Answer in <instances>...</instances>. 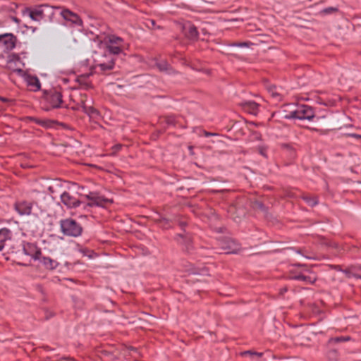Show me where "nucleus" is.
I'll list each match as a JSON object with an SVG mask.
<instances>
[{
    "mask_svg": "<svg viewBox=\"0 0 361 361\" xmlns=\"http://www.w3.org/2000/svg\"><path fill=\"white\" fill-rule=\"evenodd\" d=\"M348 135L350 137H355V138H357V139H361V135L355 134V133L349 134Z\"/></svg>",
    "mask_w": 361,
    "mask_h": 361,
    "instance_id": "26",
    "label": "nucleus"
},
{
    "mask_svg": "<svg viewBox=\"0 0 361 361\" xmlns=\"http://www.w3.org/2000/svg\"><path fill=\"white\" fill-rule=\"evenodd\" d=\"M295 280H300L304 281L305 283H313L317 280V276L314 274H310L309 275L298 274L293 276Z\"/></svg>",
    "mask_w": 361,
    "mask_h": 361,
    "instance_id": "17",
    "label": "nucleus"
},
{
    "mask_svg": "<svg viewBox=\"0 0 361 361\" xmlns=\"http://www.w3.org/2000/svg\"><path fill=\"white\" fill-rule=\"evenodd\" d=\"M25 82H26L27 87L30 89V90L36 92L40 89V82L39 79L35 76H32L23 73L22 75Z\"/></svg>",
    "mask_w": 361,
    "mask_h": 361,
    "instance_id": "12",
    "label": "nucleus"
},
{
    "mask_svg": "<svg viewBox=\"0 0 361 361\" xmlns=\"http://www.w3.org/2000/svg\"><path fill=\"white\" fill-rule=\"evenodd\" d=\"M243 354H250L252 355H257L258 357H261L262 355V353H255V352H251V351H245L243 353Z\"/></svg>",
    "mask_w": 361,
    "mask_h": 361,
    "instance_id": "25",
    "label": "nucleus"
},
{
    "mask_svg": "<svg viewBox=\"0 0 361 361\" xmlns=\"http://www.w3.org/2000/svg\"><path fill=\"white\" fill-rule=\"evenodd\" d=\"M268 92L276 101H281L282 99L283 96L276 87L269 86Z\"/></svg>",
    "mask_w": 361,
    "mask_h": 361,
    "instance_id": "21",
    "label": "nucleus"
},
{
    "mask_svg": "<svg viewBox=\"0 0 361 361\" xmlns=\"http://www.w3.org/2000/svg\"><path fill=\"white\" fill-rule=\"evenodd\" d=\"M257 204H258V205H259V207H262V204L258 203Z\"/></svg>",
    "mask_w": 361,
    "mask_h": 361,
    "instance_id": "34",
    "label": "nucleus"
},
{
    "mask_svg": "<svg viewBox=\"0 0 361 361\" xmlns=\"http://www.w3.org/2000/svg\"><path fill=\"white\" fill-rule=\"evenodd\" d=\"M233 46L242 47L246 46V44L245 43H240V44H233Z\"/></svg>",
    "mask_w": 361,
    "mask_h": 361,
    "instance_id": "29",
    "label": "nucleus"
},
{
    "mask_svg": "<svg viewBox=\"0 0 361 361\" xmlns=\"http://www.w3.org/2000/svg\"><path fill=\"white\" fill-rule=\"evenodd\" d=\"M54 8L47 4L37 6L33 9L26 7L22 11V14L29 16L34 21L39 22L46 18L47 14L53 15Z\"/></svg>",
    "mask_w": 361,
    "mask_h": 361,
    "instance_id": "2",
    "label": "nucleus"
},
{
    "mask_svg": "<svg viewBox=\"0 0 361 361\" xmlns=\"http://www.w3.org/2000/svg\"><path fill=\"white\" fill-rule=\"evenodd\" d=\"M16 209L20 215H29L32 212V205L27 202H18L16 204Z\"/></svg>",
    "mask_w": 361,
    "mask_h": 361,
    "instance_id": "15",
    "label": "nucleus"
},
{
    "mask_svg": "<svg viewBox=\"0 0 361 361\" xmlns=\"http://www.w3.org/2000/svg\"><path fill=\"white\" fill-rule=\"evenodd\" d=\"M11 20L18 25L20 23V20L16 17H11Z\"/></svg>",
    "mask_w": 361,
    "mask_h": 361,
    "instance_id": "28",
    "label": "nucleus"
},
{
    "mask_svg": "<svg viewBox=\"0 0 361 361\" xmlns=\"http://www.w3.org/2000/svg\"><path fill=\"white\" fill-rule=\"evenodd\" d=\"M47 99L53 108H58L62 103V94L61 92L54 91L47 96Z\"/></svg>",
    "mask_w": 361,
    "mask_h": 361,
    "instance_id": "13",
    "label": "nucleus"
},
{
    "mask_svg": "<svg viewBox=\"0 0 361 361\" xmlns=\"http://www.w3.org/2000/svg\"><path fill=\"white\" fill-rule=\"evenodd\" d=\"M16 37L11 33L0 35V44L7 50L13 49L16 46Z\"/></svg>",
    "mask_w": 361,
    "mask_h": 361,
    "instance_id": "11",
    "label": "nucleus"
},
{
    "mask_svg": "<svg viewBox=\"0 0 361 361\" xmlns=\"http://www.w3.org/2000/svg\"><path fill=\"white\" fill-rule=\"evenodd\" d=\"M314 117V112L311 107L306 105H299L294 110L286 115L287 118H297L299 120H311Z\"/></svg>",
    "mask_w": 361,
    "mask_h": 361,
    "instance_id": "4",
    "label": "nucleus"
},
{
    "mask_svg": "<svg viewBox=\"0 0 361 361\" xmlns=\"http://www.w3.org/2000/svg\"><path fill=\"white\" fill-rule=\"evenodd\" d=\"M16 246L17 250H14L15 252H21V262H24L28 264V262H30V260H23V257H30V259L36 261V259H38V257L40 255L41 250L39 249L35 244L32 243H15Z\"/></svg>",
    "mask_w": 361,
    "mask_h": 361,
    "instance_id": "3",
    "label": "nucleus"
},
{
    "mask_svg": "<svg viewBox=\"0 0 361 361\" xmlns=\"http://www.w3.org/2000/svg\"><path fill=\"white\" fill-rule=\"evenodd\" d=\"M16 62H19L18 60L11 59L7 62V68L13 73H16L19 75L22 76L24 71L20 68L16 67Z\"/></svg>",
    "mask_w": 361,
    "mask_h": 361,
    "instance_id": "20",
    "label": "nucleus"
},
{
    "mask_svg": "<svg viewBox=\"0 0 361 361\" xmlns=\"http://www.w3.org/2000/svg\"><path fill=\"white\" fill-rule=\"evenodd\" d=\"M61 199L62 202L68 207H74L79 204V201L68 192H63Z\"/></svg>",
    "mask_w": 361,
    "mask_h": 361,
    "instance_id": "14",
    "label": "nucleus"
},
{
    "mask_svg": "<svg viewBox=\"0 0 361 361\" xmlns=\"http://www.w3.org/2000/svg\"><path fill=\"white\" fill-rule=\"evenodd\" d=\"M59 361H74V360L70 357H63L60 359Z\"/></svg>",
    "mask_w": 361,
    "mask_h": 361,
    "instance_id": "27",
    "label": "nucleus"
},
{
    "mask_svg": "<svg viewBox=\"0 0 361 361\" xmlns=\"http://www.w3.org/2000/svg\"><path fill=\"white\" fill-rule=\"evenodd\" d=\"M61 16L64 20L70 23L71 25L80 27L82 26V20L79 17V16L77 13H73L68 9H62V11H61Z\"/></svg>",
    "mask_w": 361,
    "mask_h": 361,
    "instance_id": "7",
    "label": "nucleus"
},
{
    "mask_svg": "<svg viewBox=\"0 0 361 361\" xmlns=\"http://www.w3.org/2000/svg\"><path fill=\"white\" fill-rule=\"evenodd\" d=\"M35 262H37L38 267L47 270H52L58 266V262L56 260L42 255V252Z\"/></svg>",
    "mask_w": 361,
    "mask_h": 361,
    "instance_id": "8",
    "label": "nucleus"
},
{
    "mask_svg": "<svg viewBox=\"0 0 361 361\" xmlns=\"http://www.w3.org/2000/svg\"><path fill=\"white\" fill-rule=\"evenodd\" d=\"M115 148H116V149H119L121 148V145H116V146H115Z\"/></svg>",
    "mask_w": 361,
    "mask_h": 361,
    "instance_id": "31",
    "label": "nucleus"
},
{
    "mask_svg": "<svg viewBox=\"0 0 361 361\" xmlns=\"http://www.w3.org/2000/svg\"><path fill=\"white\" fill-rule=\"evenodd\" d=\"M348 339H349L348 338L338 337V338H331L330 341H334L335 342H340V341H348Z\"/></svg>",
    "mask_w": 361,
    "mask_h": 361,
    "instance_id": "24",
    "label": "nucleus"
},
{
    "mask_svg": "<svg viewBox=\"0 0 361 361\" xmlns=\"http://www.w3.org/2000/svg\"><path fill=\"white\" fill-rule=\"evenodd\" d=\"M91 111L92 112L94 111V109H91Z\"/></svg>",
    "mask_w": 361,
    "mask_h": 361,
    "instance_id": "35",
    "label": "nucleus"
},
{
    "mask_svg": "<svg viewBox=\"0 0 361 361\" xmlns=\"http://www.w3.org/2000/svg\"><path fill=\"white\" fill-rule=\"evenodd\" d=\"M61 227L63 234L70 236H78L81 234L82 228L75 221L66 219L61 223Z\"/></svg>",
    "mask_w": 361,
    "mask_h": 361,
    "instance_id": "5",
    "label": "nucleus"
},
{
    "mask_svg": "<svg viewBox=\"0 0 361 361\" xmlns=\"http://www.w3.org/2000/svg\"><path fill=\"white\" fill-rule=\"evenodd\" d=\"M159 69H160V71H164V70H166V68H161V67H159Z\"/></svg>",
    "mask_w": 361,
    "mask_h": 361,
    "instance_id": "32",
    "label": "nucleus"
},
{
    "mask_svg": "<svg viewBox=\"0 0 361 361\" xmlns=\"http://www.w3.org/2000/svg\"><path fill=\"white\" fill-rule=\"evenodd\" d=\"M11 231L6 228L0 229V251L6 247L7 242L10 240Z\"/></svg>",
    "mask_w": 361,
    "mask_h": 361,
    "instance_id": "16",
    "label": "nucleus"
},
{
    "mask_svg": "<svg viewBox=\"0 0 361 361\" xmlns=\"http://www.w3.org/2000/svg\"><path fill=\"white\" fill-rule=\"evenodd\" d=\"M161 222L164 223V224H163V226H165V224H167V221H166V219L162 220V221H161Z\"/></svg>",
    "mask_w": 361,
    "mask_h": 361,
    "instance_id": "30",
    "label": "nucleus"
},
{
    "mask_svg": "<svg viewBox=\"0 0 361 361\" xmlns=\"http://www.w3.org/2000/svg\"><path fill=\"white\" fill-rule=\"evenodd\" d=\"M182 31L185 36L190 40H196L198 38V32L196 27L190 22L182 24Z\"/></svg>",
    "mask_w": 361,
    "mask_h": 361,
    "instance_id": "9",
    "label": "nucleus"
},
{
    "mask_svg": "<svg viewBox=\"0 0 361 361\" xmlns=\"http://www.w3.org/2000/svg\"><path fill=\"white\" fill-rule=\"evenodd\" d=\"M336 11H337V8H336L329 7V8L323 9L322 11V13H324V14H329L330 13L336 12Z\"/></svg>",
    "mask_w": 361,
    "mask_h": 361,
    "instance_id": "23",
    "label": "nucleus"
},
{
    "mask_svg": "<svg viewBox=\"0 0 361 361\" xmlns=\"http://www.w3.org/2000/svg\"><path fill=\"white\" fill-rule=\"evenodd\" d=\"M101 45L109 52V54L95 53L94 66L99 67L102 71L111 70L114 67V59L111 54L118 55L128 49V44L116 35L106 37Z\"/></svg>",
    "mask_w": 361,
    "mask_h": 361,
    "instance_id": "1",
    "label": "nucleus"
},
{
    "mask_svg": "<svg viewBox=\"0 0 361 361\" xmlns=\"http://www.w3.org/2000/svg\"><path fill=\"white\" fill-rule=\"evenodd\" d=\"M90 75V74L80 75L78 76L76 81L80 84L82 88L87 89L91 86V83L88 80V77Z\"/></svg>",
    "mask_w": 361,
    "mask_h": 361,
    "instance_id": "19",
    "label": "nucleus"
},
{
    "mask_svg": "<svg viewBox=\"0 0 361 361\" xmlns=\"http://www.w3.org/2000/svg\"><path fill=\"white\" fill-rule=\"evenodd\" d=\"M260 153H261L262 154H263V155H265V154H264V151H260Z\"/></svg>",
    "mask_w": 361,
    "mask_h": 361,
    "instance_id": "33",
    "label": "nucleus"
},
{
    "mask_svg": "<svg viewBox=\"0 0 361 361\" xmlns=\"http://www.w3.org/2000/svg\"><path fill=\"white\" fill-rule=\"evenodd\" d=\"M245 108L250 114H257L259 109L258 104L255 102H247L245 104Z\"/></svg>",
    "mask_w": 361,
    "mask_h": 361,
    "instance_id": "22",
    "label": "nucleus"
},
{
    "mask_svg": "<svg viewBox=\"0 0 361 361\" xmlns=\"http://www.w3.org/2000/svg\"><path fill=\"white\" fill-rule=\"evenodd\" d=\"M15 243H21L11 239V235L10 240H8L7 245L5 247L7 248V252L8 253H11V254H13L15 255V257H16L15 259L17 261L18 264H21V265H27V263L20 261L21 260V252H18L13 251V250H17Z\"/></svg>",
    "mask_w": 361,
    "mask_h": 361,
    "instance_id": "10",
    "label": "nucleus"
},
{
    "mask_svg": "<svg viewBox=\"0 0 361 361\" xmlns=\"http://www.w3.org/2000/svg\"><path fill=\"white\" fill-rule=\"evenodd\" d=\"M228 245L223 246L222 248L227 253H236L240 250V247L238 243H236L234 240H228Z\"/></svg>",
    "mask_w": 361,
    "mask_h": 361,
    "instance_id": "18",
    "label": "nucleus"
},
{
    "mask_svg": "<svg viewBox=\"0 0 361 361\" xmlns=\"http://www.w3.org/2000/svg\"><path fill=\"white\" fill-rule=\"evenodd\" d=\"M85 197L90 201L87 204L90 207H104L108 204L113 203L112 199L99 196L97 193L93 192H90L89 194L85 195Z\"/></svg>",
    "mask_w": 361,
    "mask_h": 361,
    "instance_id": "6",
    "label": "nucleus"
}]
</instances>
